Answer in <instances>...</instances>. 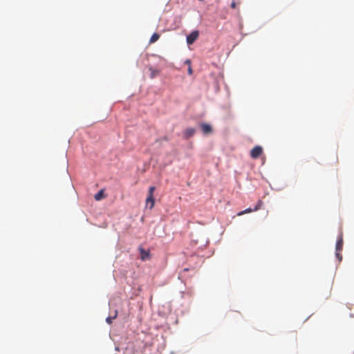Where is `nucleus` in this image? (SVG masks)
Here are the masks:
<instances>
[{
	"instance_id": "1",
	"label": "nucleus",
	"mask_w": 354,
	"mask_h": 354,
	"mask_svg": "<svg viewBox=\"0 0 354 354\" xmlns=\"http://www.w3.org/2000/svg\"><path fill=\"white\" fill-rule=\"evenodd\" d=\"M263 153V148L261 146H255L250 151V156L253 159H257Z\"/></svg>"
},
{
	"instance_id": "2",
	"label": "nucleus",
	"mask_w": 354,
	"mask_h": 354,
	"mask_svg": "<svg viewBox=\"0 0 354 354\" xmlns=\"http://www.w3.org/2000/svg\"><path fill=\"white\" fill-rule=\"evenodd\" d=\"M199 36L198 30L192 31L189 35L187 36V43L189 45L192 44Z\"/></svg>"
},
{
	"instance_id": "3",
	"label": "nucleus",
	"mask_w": 354,
	"mask_h": 354,
	"mask_svg": "<svg viewBox=\"0 0 354 354\" xmlns=\"http://www.w3.org/2000/svg\"><path fill=\"white\" fill-rule=\"evenodd\" d=\"M200 127L204 134L207 135L212 133V128L210 124L206 123H201L200 124Z\"/></svg>"
},
{
	"instance_id": "4",
	"label": "nucleus",
	"mask_w": 354,
	"mask_h": 354,
	"mask_svg": "<svg viewBox=\"0 0 354 354\" xmlns=\"http://www.w3.org/2000/svg\"><path fill=\"white\" fill-rule=\"evenodd\" d=\"M106 197L104 189H100L97 194H95L94 198L96 201H100Z\"/></svg>"
},
{
	"instance_id": "5",
	"label": "nucleus",
	"mask_w": 354,
	"mask_h": 354,
	"mask_svg": "<svg viewBox=\"0 0 354 354\" xmlns=\"http://www.w3.org/2000/svg\"><path fill=\"white\" fill-rule=\"evenodd\" d=\"M342 248H343V239H342V236L341 235L337 241L335 250L342 251Z\"/></svg>"
},
{
	"instance_id": "6",
	"label": "nucleus",
	"mask_w": 354,
	"mask_h": 354,
	"mask_svg": "<svg viewBox=\"0 0 354 354\" xmlns=\"http://www.w3.org/2000/svg\"><path fill=\"white\" fill-rule=\"evenodd\" d=\"M195 129H193V128H189V129H187L185 131V137L186 138H188L189 137H192V136H194V134L195 133Z\"/></svg>"
},
{
	"instance_id": "7",
	"label": "nucleus",
	"mask_w": 354,
	"mask_h": 354,
	"mask_svg": "<svg viewBox=\"0 0 354 354\" xmlns=\"http://www.w3.org/2000/svg\"><path fill=\"white\" fill-rule=\"evenodd\" d=\"M149 70L150 71V77L151 79L156 77L157 75L160 74V71L158 69H155L151 67L149 68Z\"/></svg>"
},
{
	"instance_id": "8",
	"label": "nucleus",
	"mask_w": 354,
	"mask_h": 354,
	"mask_svg": "<svg viewBox=\"0 0 354 354\" xmlns=\"http://www.w3.org/2000/svg\"><path fill=\"white\" fill-rule=\"evenodd\" d=\"M154 203H155V200L153 198V196H151V200L149 199V196H147V200H146V204H147V205L150 204V206H149V209H151L153 207Z\"/></svg>"
},
{
	"instance_id": "9",
	"label": "nucleus",
	"mask_w": 354,
	"mask_h": 354,
	"mask_svg": "<svg viewBox=\"0 0 354 354\" xmlns=\"http://www.w3.org/2000/svg\"><path fill=\"white\" fill-rule=\"evenodd\" d=\"M159 38H160V35H159V34H158V33L155 32V33H153V34L152 35V36L151 37L150 40H149V42H150L151 44L154 43V42H156V41H158Z\"/></svg>"
},
{
	"instance_id": "10",
	"label": "nucleus",
	"mask_w": 354,
	"mask_h": 354,
	"mask_svg": "<svg viewBox=\"0 0 354 354\" xmlns=\"http://www.w3.org/2000/svg\"><path fill=\"white\" fill-rule=\"evenodd\" d=\"M140 252L142 260L146 259V258L149 256V252L145 251L143 248H140Z\"/></svg>"
},
{
	"instance_id": "11",
	"label": "nucleus",
	"mask_w": 354,
	"mask_h": 354,
	"mask_svg": "<svg viewBox=\"0 0 354 354\" xmlns=\"http://www.w3.org/2000/svg\"><path fill=\"white\" fill-rule=\"evenodd\" d=\"M254 212V208H253V209H252V208H248V209H245V210H243V211H241V212H239V213L237 214V216H242V215H243V214H245L250 213V212Z\"/></svg>"
},
{
	"instance_id": "12",
	"label": "nucleus",
	"mask_w": 354,
	"mask_h": 354,
	"mask_svg": "<svg viewBox=\"0 0 354 354\" xmlns=\"http://www.w3.org/2000/svg\"><path fill=\"white\" fill-rule=\"evenodd\" d=\"M263 203L261 200H259L257 205H255V207H254V211H258L259 209H260L263 205Z\"/></svg>"
},
{
	"instance_id": "13",
	"label": "nucleus",
	"mask_w": 354,
	"mask_h": 354,
	"mask_svg": "<svg viewBox=\"0 0 354 354\" xmlns=\"http://www.w3.org/2000/svg\"><path fill=\"white\" fill-rule=\"evenodd\" d=\"M155 187L153 186H151L149 187V192H148V196H149V199H151V196H153V192L155 191Z\"/></svg>"
},
{
	"instance_id": "14",
	"label": "nucleus",
	"mask_w": 354,
	"mask_h": 354,
	"mask_svg": "<svg viewBox=\"0 0 354 354\" xmlns=\"http://www.w3.org/2000/svg\"><path fill=\"white\" fill-rule=\"evenodd\" d=\"M117 315H118V312H117V311H115V315H114L113 317H108L106 319V322L109 324H111L112 323V320L116 318Z\"/></svg>"
},
{
	"instance_id": "15",
	"label": "nucleus",
	"mask_w": 354,
	"mask_h": 354,
	"mask_svg": "<svg viewBox=\"0 0 354 354\" xmlns=\"http://www.w3.org/2000/svg\"><path fill=\"white\" fill-rule=\"evenodd\" d=\"M335 255H336V257L338 259L339 261H341L342 259V256L341 254V251L336 250Z\"/></svg>"
},
{
	"instance_id": "16",
	"label": "nucleus",
	"mask_w": 354,
	"mask_h": 354,
	"mask_svg": "<svg viewBox=\"0 0 354 354\" xmlns=\"http://www.w3.org/2000/svg\"><path fill=\"white\" fill-rule=\"evenodd\" d=\"M230 7L233 9H235L236 8V3L234 0H233L231 3Z\"/></svg>"
},
{
	"instance_id": "17",
	"label": "nucleus",
	"mask_w": 354,
	"mask_h": 354,
	"mask_svg": "<svg viewBox=\"0 0 354 354\" xmlns=\"http://www.w3.org/2000/svg\"><path fill=\"white\" fill-rule=\"evenodd\" d=\"M188 73L189 75L192 74V67L190 66H189V68H188Z\"/></svg>"
},
{
	"instance_id": "18",
	"label": "nucleus",
	"mask_w": 354,
	"mask_h": 354,
	"mask_svg": "<svg viewBox=\"0 0 354 354\" xmlns=\"http://www.w3.org/2000/svg\"><path fill=\"white\" fill-rule=\"evenodd\" d=\"M186 63H187V64H189L190 65L191 62H190L189 60H187V61H186Z\"/></svg>"
}]
</instances>
